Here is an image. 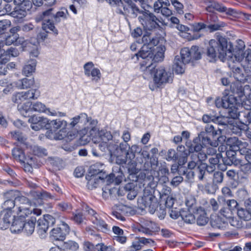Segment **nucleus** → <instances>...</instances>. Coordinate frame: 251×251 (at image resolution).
<instances>
[{
	"label": "nucleus",
	"mask_w": 251,
	"mask_h": 251,
	"mask_svg": "<svg viewBox=\"0 0 251 251\" xmlns=\"http://www.w3.org/2000/svg\"><path fill=\"white\" fill-rule=\"evenodd\" d=\"M119 13L131 18H135L139 13V8L131 0H127L125 4L122 2L121 7L118 9Z\"/></svg>",
	"instance_id": "nucleus-10"
},
{
	"label": "nucleus",
	"mask_w": 251,
	"mask_h": 251,
	"mask_svg": "<svg viewBox=\"0 0 251 251\" xmlns=\"http://www.w3.org/2000/svg\"><path fill=\"white\" fill-rule=\"evenodd\" d=\"M11 212H7L2 219H0V228L1 229H6L10 224L11 218Z\"/></svg>",
	"instance_id": "nucleus-39"
},
{
	"label": "nucleus",
	"mask_w": 251,
	"mask_h": 251,
	"mask_svg": "<svg viewBox=\"0 0 251 251\" xmlns=\"http://www.w3.org/2000/svg\"><path fill=\"white\" fill-rule=\"evenodd\" d=\"M180 59L185 63H188L192 61L189 48L186 47L181 49L180 51Z\"/></svg>",
	"instance_id": "nucleus-44"
},
{
	"label": "nucleus",
	"mask_w": 251,
	"mask_h": 251,
	"mask_svg": "<svg viewBox=\"0 0 251 251\" xmlns=\"http://www.w3.org/2000/svg\"><path fill=\"white\" fill-rule=\"evenodd\" d=\"M138 19L145 30L151 31L159 26L158 19L151 12H145Z\"/></svg>",
	"instance_id": "nucleus-8"
},
{
	"label": "nucleus",
	"mask_w": 251,
	"mask_h": 251,
	"mask_svg": "<svg viewBox=\"0 0 251 251\" xmlns=\"http://www.w3.org/2000/svg\"><path fill=\"white\" fill-rule=\"evenodd\" d=\"M50 10L45 11L43 12L41 15L42 20V28L46 32L52 31L54 34H58V30L55 27L53 20L50 18Z\"/></svg>",
	"instance_id": "nucleus-12"
},
{
	"label": "nucleus",
	"mask_w": 251,
	"mask_h": 251,
	"mask_svg": "<svg viewBox=\"0 0 251 251\" xmlns=\"http://www.w3.org/2000/svg\"><path fill=\"white\" fill-rule=\"evenodd\" d=\"M205 134L211 135L213 137H216L217 135H219L222 133V129L219 127L216 128L213 125L207 124L204 127Z\"/></svg>",
	"instance_id": "nucleus-34"
},
{
	"label": "nucleus",
	"mask_w": 251,
	"mask_h": 251,
	"mask_svg": "<svg viewBox=\"0 0 251 251\" xmlns=\"http://www.w3.org/2000/svg\"><path fill=\"white\" fill-rule=\"evenodd\" d=\"M167 160L168 161H176L178 159L177 153L174 149H170L168 150L167 154Z\"/></svg>",
	"instance_id": "nucleus-57"
},
{
	"label": "nucleus",
	"mask_w": 251,
	"mask_h": 251,
	"mask_svg": "<svg viewBox=\"0 0 251 251\" xmlns=\"http://www.w3.org/2000/svg\"><path fill=\"white\" fill-rule=\"evenodd\" d=\"M9 59L5 57L4 55H1L0 57V75H5L7 73L8 66H6V63Z\"/></svg>",
	"instance_id": "nucleus-45"
},
{
	"label": "nucleus",
	"mask_w": 251,
	"mask_h": 251,
	"mask_svg": "<svg viewBox=\"0 0 251 251\" xmlns=\"http://www.w3.org/2000/svg\"><path fill=\"white\" fill-rule=\"evenodd\" d=\"M12 155L15 159L21 162H24L25 156L22 150L19 148H15L12 150Z\"/></svg>",
	"instance_id": "nucleus-43"
},
{
	"label": "nucleus",
	"mask_w": 251,
	"mask_h": 251,
	"mask_svg": "<svg viewBox=\"0 0 251 251\" xmlns=\"http://www.w3.org/2000/svg\"><path fill=\"white\" fill-rule=\"evenodd\" d=\"M36 61L32 59L29 61L23 67V74L26 76L30 75L35 71Z\"/></svg>",
	"instance_id": "nucleus-24"
},
{
	"label": "nucleus",
	"mask_w": 251,
	"mask_h": 251,
	"mask_svg": "<svg viewBox=\"0 0 251 251\" xmlns=\"http://www.w3.org/2000/svg\"><path fill=\"white\" fill-rule=\"evenodd\" d=\"M236 101V97L232 95L228 97H224L222 100V107L229 109L232 107Z\"/></svg>",
	"instance_id": "nucleus-38"
},
{
	"label": "nucleus",
	"mask_w": 251,
	"mask_h": 251,
	"mask_svg": "<svg viewBox=\"0 0 251 251\" xmlns=\"http://www.w3.org/2000/svg\"><path fill=\"white\" fill-rule=\"evenodd\" d=\"M28 122L34 130L38 131L44 128L49 130V120L47 118L34 115L28 119Z\"/></svg>",
	"instance_id": "nucleus-11"
},
{
	"label": "nucleus",
	"mask_w": 251,
	"mask_h": 251,
	"mask_svg": "<svg viewBox=\"0 0 251 251\" xmlns=\"http://www.w3.org/2000/svg\"><path fill=\"white\" fill-rule=\"evenodd\" d=\"M50 18L51 20H53V22L55 23H59L60 21V18H62L63 19L66 18V13H67V10L65 9V12L64 11H58L54 13V9L52 8H49L46 11H50Z\"/></svg>",
	"instance_id": "nucleus-33"
},
{
	"label": "nucleus",
	"mask_w": 251,
	"mask_h": 251,
	"mask_svg": "<svg viewBox=\"0 0 251 251\" xmlns=\"http://www.w3.org/2000/svg\"><path fill=\"white\" fill-rule=\"evenodd\" d=\"M17 208L13 210L15 212L18 218L24 219L31 214L36 216H40L42 214V210L39 208L31 209L30 207L31 204V201L26 197L20 196L17 199Z\"/></svg>",
	"instance_id": "nucleus-5"
},
{
	"label": "nucleus",
	"mask_w": 251,
	"mask_h": 251,
	"mask_svg": "<svg viewBox=\"0 0 251 251\" xmlns=\"http://www.w3.org/2000/svg\"><path fill=\"white\" fill-rule=\"evenodd\" d=\"M192 153V154L191 156L192 159H197L199 162L205 161L208 157L207 153L203 152L202 150L198 152L195 151Z\"/></svg>",
	"instance_id": "nucleus-46"
},
{
	"label": "nucleus",
	"mask_w": 251,
	"mask_h": 251,
	"mask_svg": "<svg viewBox=\"0 0 251 251\" xmlns=\"http://www.w3.org/2000/svg\"><path fill=\"white\" fill-rule=\"evenodd\" d=\"M31 109L36 112L45 113L47 108L43 103L40 102H36L32 104Z\"/></svg>",
	"instance_id": "nucleus-52"
},
{
	"label": "nucleus",
	"mask_w": 251,
	"mask_h": 251,
	"mask_svg": "<svg viewBox=\"0 0 251 251\" xmlns=\"http://www.w3.org/2000/svg\"><path fill=\"white\" fill-rule=\"evenodd\" d=\"M206 55L210 62L215 61L218 57L224 61L226 56L232 55L230 48L227 49V41L225 38L220 37L218 40L212 39L209 42Z\"/></svg>",
	"instance_id": "nucleus-3"
},
{
	"label": "nucleus",
	"mask_w": 251,
	"mask_h": 251,
	"mask_svg": "<svg viewBox=\"0 0 251 251\" xmlns=\"http://www.w3.org/2000/svg\"><path fill=\"white\" fill-rule=\"evenodd\" d=\"M24 41V38H19L18 34H12L9 36L5 35L4 36L0 37V45L2 47L4 45L9 46L13 44H22Z\"/></svg>",
	"instance_id": "nucleus-16"
},
{
	"label": "nucleus",
	"mask_w": 251,
	"mask_h": 251,
	"mask_svg": "<svg viewBox=\"0 0 251 251\" xmlns=\"http://www.w3.org/2000/svg\"><path fill=\"white\" fill-rule=\"evenodd\" d=\"M32 151L33 153L38 156H47L48 154L47 150L41 147L38 146H34L32 147Z\"/></svg>",
	"instance_id": "nucleus-50"
},
{
	"label": "nucleus",
	"mask_w": 251,
	"mask_h": 251,
	"mask_svg": "<svg viewBox=\"0 0 251 251\" xmlns=\"http://www.w3.org/2000/svg\"><path fill=\"white\" fill-rule=\"evenodd\" d=\"M242 58V55L238 56L235 55L234 58L231 57L228 61V67L232 70L234 77L236 79V82L232 83L230 85V91L233 94L237 95V97L239 99H242L245 97L248 99H251V88L250 86L246 85L243 87L241 84V82L244 80V75L238 65Z\"/></svg>",
	"instance_id": "nucleus-1"
},
{
	"label": "nucleus",
	"mask_w": 251,
	"mask_h": 251,
	"mask_svg": "<svg viewBox=\"0 0 251 251\" xmlns=\"http://www.w3.org/2000/svg\"><path fill=\"white\" fill-rule=\"evenodd\" d=\"M94 64L92 62H88L85 63L83 66L84 74L88 77L90 76V72L94 68Z\"/></svg>",
	"instance_id": "nucleus-61"
},
{
	"label": "nucleus",
	"mask_w": 251,
	"mask_h": 251,
	"mask_svg": "<svg viewBox=\"0 0 251 251\" xmlns=\"http://www.w3.org/2000/svg\"><path fill=\"white\" fill-rule=\"evenodd\" d=\"M144 61L141 63V69L142 71H150L153 75V80L156 87L162 88L167 83L173 81L174 74L163 66H153L151 64H144Z\"/></svg>",
	"instance_id": "nucleus-2"
},
{
	"label": "nucleus",
	"mask_w": 251,
	"mask_h": 251,
	"mask_svg": "<svg viewBox=\"0 0 251 251\" xmlns=\"http://www.w3.org/2000/svg\"><path fill=\"white\" fill-rule=\"evenodd\" d=\"M66 236L62 232L61 227H56L53 228L50 231V238L51 240L54 241H64Z\"/></svg>",
	"instance_id": "nucleus-26"
},
{
	"label": "nucleus",
	"mask_w": 251,
	"mask_h": 251,
	"mask_svg": "<svg viewBox=\"0 0 251 251\" xmlns=\"http://www.w3.org/2000/svg\"><path fill=\"white\" fill-rule=\"evenodd\" d=\"M11 25V22L8 20L0 21V37L5 35L7 29Z\"/></svg>",
	"instance_id": "nucleus-48"
},
{
	"label": "nucleus",
	"mask_w": 251,
	"mask_h": 251,
	"mask_svg": "<svg viewBox=\"0 0 251 251\" xmlns=\"http://www.w3.org/2000/svg\"><path fill=\"white\" fill-rule=\"evenodd\" d=\"M36 221V217L31 216L27 222H24L23 229L22 231H23L27 235H31L34 231Z\"/></svg>",
	"instance_id": "nucleus-22"
},
{
	"label": "nucleus",
	"mask_w": 251,
	"mask_h": 251,
	"mask_svg": "<svg viewBox=\"0 0 251 251\" xmlns=\"http://www.w3.org/2000/svg\"><path fill=\"white\" fill-rule=\"evenodd\" d=\"M86 179L87 180V187L89 189H93L97 188L100 181L104 180V178L101 176H94L91 175H86Z\"/></svg>",
	"instance_id": "nucleus-23"
},
{
	"label": "nucleus",
	"mask_w": 251,
	"mask_h": 251,
	"mask_svg": "<svg viewBox=\"0 0 251 251\" xmlns=\"http://www.w3.org/2000/svg\"><path fill=\"white\" fill-rule=\"evenodd\" d=\"M206 164L203 163L199 165L197 168L198 176L200 180H202L206 174Z\"/></svg>",
	"instance_id": "nucleus-51"
},
{
	"label": "nucleus",
	"mask_w": 251,
	"mask_h": 251,
	"mask_svg": "<svg viewBox=\"0 0 251 251\" xmlns=\"http://www.w3.org/2000/svg\"><path fill=\"white\" fill-rule=\"evenodd\" d=\"M246 143H244L239 147V152L241 154L245 155L246 160L251 163V150L248 148Z\"/></svg>",
	"instance_id": "nucleus-36"
},
{
	"label": "nucleus",
	"mask_w": 251,
	"mask_h": 251,
	"mask_svg": "<svg viewBox=\"0 0 251 251\" xmlns=\"http://www.w3.org/2000/svg\"><path fill=\"white\" fill-rule=\"evenodd\" d=\"M17 192L10 191L5 194V197L7 198L2 204V208L4 211L9 212L12 208H17V199L18 196H16Z\"/></svg>",
	"instance_id": "nucleus-15"
},
{
	"label": "nucleus",
	"mask_w": 251,
	"mask_h": 251,
	"mask_svg": "<svg viewBox=\"0 0 251 251\" xmlns=\"http://www.w3.org/2000/svg\"><path fill=\"white\" fill-rule=\"evenodd\" d=\"M65 247L67 249L74 251H76L79 248L78 244L76 242L73 241H69L65 243Z\"/></svg>",
	"instance_id": "nucleus-64"
},
{
	"label": "nucleus",
	"mask_w": 251,
	"mask_h": 251,
	"mask_svg": "<svg viewBox=\"0 0 251 251\" xmlns=\"http://www.w3.org/2000/svg\"><path fill=\"white\" fill-rule=\"evenodd\" d=\"M223 120V118L211 115L204 114L202 117V121L205 123L213 122L215 123L217 122L219 125H226V122Z\"/></svg>",
	"instance_id": "nucleus-32"
},
{
	"label": "nucleus",
	"mask_w": 251,
	"mask_h": 251,
	"mask_svg": "<svg viewBox=\"0 0 251 251\" xmlns=\"http://www.w3.org/2000/svg\"><path fill=\"white\" fill-rule=\"evenodd\" d=\"M186 63L180 59L179 56H176L174 60V68L177 74H183L184 72L185 65Z\"/></svg>",
	"instance_id": "nucleus-30"
},
{
	"label": "nucleus",
	"mask_w": 251,
	"mask_h": 251,
	"mask_svg": "<svg viewBox=\"0 0 251 251\" xmlns=\"http://www.w3.org/2000/svg\"><path fill=\"white\" fill-rule=\"evenodd\" d=\"M112 138L113 136L110 132L101 130L99 131L96 137L92 138V141L101 151H105L106 149L110 148L108 142Z\"/></svg>",
	"instance_id": "nucleus-7"
},
{
	"label": "nucleus",
	"mask_w": 251,
	"mask_h": 251,
	"mask_svg": "<svg viewBox=\"0 0 251 251\" xmlns=\"http://www.w3.org/2000/svg\"><path fill=\"white\" fill-rule=\"evenodd\" d=\"M90 76L92 77V81L98 82L101 77V73L100 70L97 68H93L90 72Z\"/></svg>",
	"instance_id": "nucleus-53"
},
{
	"label": "nucleus",
	"mask_w": 251,
	"mask_h": 251,
	"mask_svg": "<svg viewBox=\"0 0 251 251\" xmlns=\"http://www.w3.org/2000/svg\"><path fill=\"white\" fill-rule=\"evenodd\" d=\"M25 100L23 92L15 93L12 97V100L16 103H21L23 101Z\"/></svg>",
	"instance_id": "nucleus-54"
},
{
	"label": "nucleus",
	"mask_w": 251,
	"mask_h": 251,
	"mask_svg": "<svg viewBox=\"0 0 251 251\" xmlns=\"http://www.w3.org/2000/svg\"><path fill=\"white\" fill-rule=\"evenodd\" d=\"M187 148L190 152H198L201 151L203 147L210 145L212 147H217L218 143L216 141H211L205 132H201L198 136L194 138L193 143H186Z\"/></svg>",
	"instance_id": "nucleus-6"
},
{
	"label": "nucleus",
	"mask_w": 251,
	"mask_h": 251,
	"mask_svg": "<svg viewBox=\"0 0 251 251\" xmlns=\"http://www.w3.org/2000/svg\"><path fill=\"white\" fill-rule=\"evenodd\" d=\"M179 215L186 223L193 224L195 222L196 215H194L187 210L181 209L179 211Z\"/></svg>",
	"instance_id": "nucleus-28"
},
{
	"label": "nucleus",
	"mask_w": 251,
	"mask_h": 251,
	"mask_svg": "<svg viewBox=\"0 0 251 251\" xmlns=\"http://www.w3.org/2000/svg\"><path fill=\"white\" fill-rule=\"evenodd\" d=\"M57 207L59 210H61L62 211H65L67 210L72 209L71 204L65 201H62L61 202L58 203L57 204Z\"/></svg>",
	"instance_id": "nucleus-62"
},
{
	"label": "nucleus",
	"mask_w": 251,
	"mask_h": 251,
	"mask_svg": "<svg viewBox=\"0 0 251 251\" xmlns=\"http://www.w3.org/2000/svg\"><path fill=\"white\" fill-rule=\"evenodd\" d=\"M98 165L97 164L92 165L89 169V171L87 175H91V176H101L103 178L106 177V174L103 172L102 170L98 168Z\"/></svg>",
	"instance_id": "nucleus-37"
},
{
	"label": "nucleus",
	"mask_w": 251,
	"mask_h": 251,
	"mask_svg": "<svg viewBox=\"0 0 251 251\" xmlns=\"http://www.w3.org/2000/svg\"><path fill=\"white\" fill-rule=\"evenodd\" d=\"M220 214L223 217L225 218L226 220L228 218H232L233 215L232 211L227 207L223 208L220 210Z\"/></svg>",
	"instance_id": "nucleus-58"
},
{
	"label": "nucleus",
	"mask_w": 251,
	"mask_h": 251,
	"mask_svg": "<svg viewBox=\"0 0 251 251\" xmlns=\"http://www.w3.org/2000/svg\"><path fill=\"white\" fill-rule=\"evenodd\" d=\"M196 217H197V224L199 226H204L208 221V219L206 216V213L201 207H200L197 210Z\"/></svg>",
	"instance_id": "nucleus-27"
},
{
	"label": "nucleus",
	"mask_w": 251,
	"mask_h": 251,
	"mask_svg": "<svg viewBox=\"0 0 251 251\" xmlns=\"http://www.w3.org/2000/svg\"><path fill=\"white\" fill-rule=\"evenodd\" d=\"M88 119V116L86 113H81L79 115H77L71 119V122L69 126L71 127H74L78 124L83 123L86 124V121Z\"/></svg>",
	"instance_id": "nucleus-25"
},
{
	"label": "nucleus",
	"mask_w": 251,
	"mask_h": 251,
	"mask_svg": "<svg viewBox=\"0 0 251 251\" xmlns=\"http://www.w3.org/2000/svg\"><path fill=\"white\" fill-rule=\"evenodd\" d=\"M206 10L209 12H213L214 10L218 11L220 12H226L230 14L232 11V9H228L227 8L222 4L213 1L210 2L209 5L206 7Z\"/></svg>",
	"instance_id": "nucleus-21"
},
{
	"label": "nucleus",
	"mask_w": 251,
	"mask_h": 251,
	"mask_svg": "<svg viewBox=\"0 0 251 251\" xmlns=\"http://www.w3.org/2000/svg\"><path fill=\"white\" fill-rule=\"evenodd\" d=\"M171 188L165 185H163L161 192L160 193V198L163 199V198L170 196L171 193Z\"/></svg>",
	"instance_id": "nucleus-60"
},
{
	"label": "nucleus",
	"mask_w": 251,
	"mask_h": 251,
	"mask_svg": "<svg viewBox=\"0 0 251 251\" xmlns=\"http://www.w3.org/2000/svg\"><path fill=\"white\" fill-rule=\"evenodd\" d=\"M71 220H73L77 224H81L84 220L83 213L82 212L73 213Z\"/></svg>",
	"instance_id": "nucleus-56"
},
{
	"label": "nucleus",
	"mask_w": 251,
	"mask_h": 251,
	"mask_svg": "<svg viewBox=\"0 0 251 251\" xmlns=\"http://www.w3.org/2000/svg\"><path fill=\"white\" fill-rule=\"evenodd\" d=\"M137 60L139 59V57H141L143 59H147L149 64L151 65L152 64L151 63V59L153 57V53L151 49L149 48L147 45H143L141 50L137 53L135 54Z\"/></svg>",
	"instance_id": "nucleus-18"
},
{
	"label": "nucleus",
	"mask_w": 251,
	"mask_h": 251,
	"mask_svg": "<svg viewBox=\"0 0 251 251\" xmlns=\"http://www.w3.org/2000/svg\"><path fill=\"white\" fill-rule=\"evenodd\" d=\"M37 223L38 233L41 238H44L45 236V234L46 233L49 226L47 223H46V221L43 219H39Z\"/></svg>",
	"instance_id": "nucleus-31"
},
{
	"label": "nucleus",
	"mask_w": 251,
	"mask_h": 251,
	"mask_svg": "<svg viewBox=\"0 0 251 251\" xmlns=\"http://www.w3.org/2000/svg\"><path fill=\"white\" fill-rule=\"evenodd\" d=\"M12 220L13 222L10 227L11 232L14 233H20L23 229L24 219L14 216Z\"/></svg>",
	"instance_id": "nucleus-19"
},
{
	"label": "nucleus",
	"mask_w": 251,
	"mask_h": 251,
	"mask_svg": "<svg viewBox=\"0 0 251 251\" xmlns=\"http://www.w3.org/2000/svg\"><path fill=\"white\" fill-rule=\"evenodd\" d=\"M191 26L194 32H199L206 27V25L202 23H195L192 24Z\"/></svg>",
	"instance_id": "nucleus-63"
},
{
	"label": "nucleus",
	"mask_w": 251,
	"mask_h": 251,
	"mask_svg": "<svg viewBox=\"0 0 251 251\" xmlns=\"http://www.w3.org/2000/svg\"><path fill=\"white\" fill-rule=\"evenodd\" d=\"M225 26V23L222 21H218L216 23H211L206 25V27L210 32H214L217 30H221Z\"/></svg>",
	"instance_id": "nucleus-47"
},
{
	"label": "nucleus",
	"mask_w": 251,
	"mask_h": 251,
	"mask_svg": "<svg viewBox=\"0 0 251 251\" xmlns=\"http://www.w3.org/2000/svg\"><path fill=\"white\" fill-rule=\"evenodd\" d=\"M25 100L37 99L40 95L39 90L37 89H31L29 90L23 92Z\"/></svg>",
	"instance_id": "nucleus-40"
},
{
	"label": "nucleus",
	"mask_w": 251,
	"mask_h": 251,
	"mask_svg": "<svg viewBox=\"0 0 251 251\" xmlns=\"http://www.w3.org/2000/svg\"><path fill=\"white\" fill-rule=\"evenodd\" d=\"M189 50L192 62L201 58V53L199 47L193 46L190 49L189 48Z\"/></svg>",
	"instance_id": "nucleus-41"
},
{
	"label": "nucleus",
	"mask_w": 251,
	"mask_h": 251,
	"mask_svg": "<svg viewBox=\"0 0 251 251\" xmlns=\"http://www.w3.org/2000/svg\"><path fill=\"white\" fill-rule=\"evenodd\" d=\"M68 125V123L63 119L49 120V130L46 132L45 136L50 140H62L67 133L66 129Z\"/></svg>",
	"instance_id": "nucleus-4"
},
{
	"label": "nucleus",
	"mask_w": 251,
	"mask_h": 251,
	"mask_svg": "<svg viewBox=\"0 0 251 251\" xmlns=\"http://www.w3.org/2000/svg\"><path fill=\"white\" fill-rule=\"evenodd\" d=\"M35 81L33 78H24L19 79L14 82V85L20 89H25L31 88L34 85Z\"/></svg>",
	"instance_id": "nucleus-20"
},
{
	"label": "nucleus",
	"mask_w": 251,
	"mask_h": 251,
	"mask_svg": "<svg viewBox=\"0 0 251 251\" xmlns=\"http://www.w3.org/2000/svg\"><path fill=\"white\" fill-rule=\"evenodd\" d=\"M224 175L220 171H216L214 173L213 181L215 184L221 183L224 179Z\"/></svg>",
	"instance_id": "nucleus-55"
},
{
	"label": "nucleus",
	"mask_w": 251,
	"mask_h": 251,
	"mask_svg": "<svg viewBox=\"0 0 251 251\" xmlns=\"http://www.w3.org/2000/svg\"><path fill=\"white\" fill-rule=\"evenodd\" d=\"M138 201L146 207H151L152 209L151 210V212L153 213L154 211L153 207L156 203V199L152 194L151 191L149 188H145L144 189L143 195L138 200Z\"/></svg>",
	"instance_id": "nucleus-13"
},
{
	"label": "nucleus",
	"mask_w": 251,
	"mask_h": 251,
	"mask_svg": "<svg viewBox=\"0 0 251 251\" xmlns=\"http://www.w3.org/2000/svg\"><path fill=\"white\" fill-rule=\"evenodd\" d=\"M250 201H246L244 207H239L237 209L238 217L245 221H249L251 219V203Z\"/></svg>",
	"instance_id": "nucleus-17"
},
{
	"label": "nucleus",
	"mask_w": 251,
	"mask_h": 251,
	"mask_svg": "<svg viewBox=\"0 0 251 251\" xmlns=\"http://www.w3.org/2000/svg\"><path fill=\"white\" fill-rule=\"evenodd\" d=\"M165 50V47L163 45H161L157 47L156 52L154 55L153 54L151 62L152 61L154 62H159L162 61L164 57V54Z\"/></svg>",
	"instance_id": "nucleus-35"
},
{
	"label": "nucleus",
	"mask_w": 251,
	"mask_h": 251,
	"mask_svg": "<svg viewBox=\"0 0 251 251\" xmlns=\"http://www.w3.org/2000/svg\"><path fill=\"white\" fill-rule=\"evenodd\" d=\"M135 155L134 153H131L127 162H126V168L127 169L129 175H134L138 173V170L136 169V163L131 158H134Z\"/></svg>",
	"instance_id": "nucleus-29"
},
{
	"label": "nucleus",
	"mask_w": 251,
	"mask_h": 251,
	"mask_svg": "<svg viewBox=\"0 0 251 251\" xmlns=\"http://www.w3.org/2000/svg\"><path fill=\"white\" fill-rule=\"evenodd\" d=\"M86 123L88 124L90 126H87L86 128H85V130L86 129L87 132L88 130L90 129L89 132L91 135H93V132L97 131L96 126L98 124V122L97 120L92 119L91 118L88 117V119L86 121Z\"/></svg>",
	"instance_id": "nucleus-42"
},
{
	"label": "nucleus",
	"mask_w": 251,
	"mask_h": 251,
	"mask_svg": "<svg viewBox=\"0 0 251 251\" xmlns=\"http://www.w3.org/2000/svg\"><path fill=\"white\" fill-rule=\"evenodd\" d=\"M221 158L222 155L221 153H218L214 156L208 157L209 164L215 166L219 163L220 159Z\"/></svg>",
	"instance_id": "nucleus-59"
},
{
	"label": "nucleus",
	"mask_w": 251,
	"mask_h": 251,
	"mask_svg": "<svg viewBox=\"0 0 251 251\" xmlns=\"http://www.w3.org/2000/svg\"><path fill=\"white\" fill-rule=\"evenodd\" d=\"M241 100H244L246 99L247 101H245L244 107L246 109L251 110V99H248L245 97L240 99ZM239 120L240 122L246 126L247 129L248 126L251 124V111H247L246 112H241L239 114Z\"/></svg>",
	"instance_id": "nucleus-14"
},
{
	"label": "nucleus",
	"mask_w": 251,
	"mask_h": 251,
	"mask_svg": "<svg viewBox=\"0 0 251 251\" xmlns=\"http://www.w3.org/2000/svg\"><path fill=\"white\" fill-rule=\"evenodd\" d=\"M26 15V12L25 10L22 9L18 7H16L14 10L11 13V16L14 18L21 19Z\"/></svg>",
	"instance_id": "nucleus-49"
},
{
	"label": "nucleus",
	"mask_w": 251,
	"mask_h": 251,
	"mask_svg": "<svg viewBox=\"0 0 251 251\" xmlns=\"http://www.w3.org/2000/svg\"><path fill=\"white\" fill-rule=\"evenodd\" d=\"M85 210L90 215V221L97 229L103 232H106L109 230L107 224L94 209L87 205L85 207Z\"/></svg>",
	"instance_id": "nucleus-9"
}]
</instances>
